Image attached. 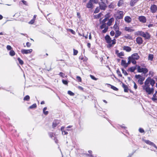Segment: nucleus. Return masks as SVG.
I'll return each instance as SVG.
<instances>
[{
	"mask_svg": "<svg viewBox=\"0 0 157 157\" xmlns=\"http://www.w3.org/2000/svg\"><path fill=\"white\" fill-rule=\"evenodd\" d=\"M155 83V80L148 77L145 80L144 85L142 86L143 90L145 91L148 95L153 94L154 92L153 87Z\"/></svg>",
	"mask_w": 157,
	"mask_h": 157,
	"instance_id": "obj_1",
	"label": "nucleus"
},
{
	"mask_svg": "<svg viewBox=\"0 0 157 157\" xmlns=\"http://www.w3.org/2000/svg\"><path fill=\"white\" fill-rule=\"evenodd\" d=\"M105 40L107 43L109 44L107 47H111L113 46L116 43V40L115 39L112 40L111 38L109 35H106L105 37Z\"/></svg>",
	"mask_w": 157,
	"mask_h": 157,
	"instance_id": "obj_2",
	"label": "nucleus"
},
{
	"mask_svg": "<svg viewBox=\"0 0 157 157\" xmlns=\"http://www.w3.org/2000/svg\"><path fill=\"white\" fill-rule=\"evenodd\" d=\"M124 15V12L122 11H117L115 17L116 21H117L118 24L120 23V19H122L123 18Z\"/></svg>",
	"mask_w": 157,
	"mask_h": 157,
	"instance_id": "obj_3",
	"label": "nucleus"
},
{
	"mask_svg": "<svg viewBox=\"0 0 157 157\" xmlns=\"http://www.w3.org/2000/svg\"><path fill=\"white\" fill-rule=\"evenodd\" d=\"M137 69L138 72L143 73L144 74H146L148 72V70L147 68L141 67L139 66H137Z\"/></svg>",
	"mask_w": 157,
	"mask_h": 157,
	"instance_id": "obj_4",
	"label": "nucleus"
},
{
	"mask_svg": "<svg viewBox=\"0 0 157 157\" xmlns=\"http://www.w3.org/2000/svg\"><path fill=\"white\" fill-rule=\"evenodd\" d=\"M108 27L106 26V23H102V24L100 26V29H102L104 28V29L102 31V33H105L107 31L108 29Z\"/></svg>",
	"mask_w": 157,
	"mask_h": 157,
	"instance_id": "obj_5",
	"label": "nucleus"
},
{
	"mask_svg": "<svg viewBox=\"0 0 157 157\" xmlns=\"http://www.w3.org/2000/svg\"><path fill=\"white\" fill-rule=\"evenodd\" d=\"M144 141L146 144L152 146L153 147L155 148L156 149H157V146L153 142H151L148 140H145Z\"/></svg>",
	"mask_w": 157,
	"mask_h": 157,
	"instance_id": "obj_6",
	"label": "nucleus"
},
{
	"mask_svg": "<svg viewBox=\"0 0 157 157\" xmlns=\"http://www.w3.org/2000/svg\"><path fill=\"white\" fill-rule=\"evenodd\" d=\"M150 9L152 13H154L157 11V6L155 4L151 5L150 7Z\"/></svg>",
	"mask_w": 157,
	"mask_h": 157,
	"instance_id": "obj_7",
	"label": "nucleus"
},
{
	"mask_svg": "<svg viewBox=\"0 0 157 157\" xmlns=\"http://www.w3.org/2000/svg\"><path fill=\"white\" fill-rule=\"evenodd\" d=\"M48 134L50 137L52 139H53L56 143H57L58 141L55 137V135L54 133L52 132H49Z\"/></svg>",
	"mask_w": 157,
	"mask_h": 157,
	"instance_id": "obj_8",
	"label": "nucleus"
},
{
	"mask_svg": "<svg viewBox=\"0 0 157 157\" xmlns=\"http://www.w3.org/2000/svg\"><path fill=\"white\" fill-rule=\"evenodd\" d=\"M33 51V50L32 49H23L21 50V53L23 54H28L31 53Z\"/></svg>",
	"mask_w": 157,
	"mask_h": 157,
	"instance_id": "obj_9",
	"label": "nucleus"
},
{
	"mask_svg": "<svg viewBox=\"0 0 157 157\" xmlns=\"http://www.w3.org/2000/svg\"><path fill=\"white\" fill-rule=\"evenodd\" d=\"M138 20L140 22L142 23H145L147 21L146 17L143 16H139L138 17Z\"/></svg>",
	"mask_w": 157,
	"mask_h": 157,
	"instance_id": "obj_10",
	"label": "nucleus"
},
{
	"mask_svg": "<svg viewBox=\"0 0 157 157\" xmlns=\"http://www.w3.org/2000/svg\"><path fill=\"white\" fill-rule=\"evenodd\" d=\"M136 41L137 43L139 45L143 43L142 38L139 36L136 38Z\"/></svg>",
	"mask_w": 157,
	"mask_h": 157,
	"instance_id": "obj_11",
	"label": "nucleus"
},
{
	"mask_svg": "<svg viewBox=\"0 0 157 157\" xmlns=\"http://www.w3.org/2000/svg\"><path fill=\"white\" fill-rule=\"evenodd\" d=\"M151 36L150 34L147 32L144 33L142 36V37L144 38L145 39H149L150 38Z\"/></svg>",
	"mask_w": 157,
	"mask_h": 157,
	"instance_id": "obj_12",
	"label": "nucleus"
},
{
	"mask_svg": "<svg viewBox=\"0 0 157 157\" xmlns=\"http://www.w3.org/2000/svg\"><path fill=\"white\" fill-rule=\"evenodd\" d=\"M124 30L129 32H132L135 31V30L132 29L131 27H125L124 28Z\"/></svg>",
	"mask_w": 157,
	"mask_h": 157,
	"instance_id": "obj_13",
	"label": "nucleus"
},
{
	"mask_svg": "<svg viewBox=\"0 0 157 157\" xmlns=\"http://www.w3.org/2000/svg\"><path fill=\"white\" fill-rule=\"evenodd\" d=\"M99 4L100 8L101 10H105L107 7L106 4L100 3Z\"/></svg>",
	"mask_w": 157,
	"mask_h": 157,
	"instance_id": "obj_14",
	"label": "nucleus"
},
{
	"mask_svg": "<svg viewBox=\"0 0 157 157\" xmlns=\"http://www.w3.org/2000/svg\"><path fill=\"white\" fill-rule=\"evenodd\" d=\"M124 20L125 22L128 23H130L132 21L131 18L129 16H125L124 17Z\"/></svg>",
	"mask_w": 157,
	"mask_h": 157,
	"instance_id": "obj_15",
	"label": "nucleus"
},
{
	"mask_svg": "<svg viewBox=\"0 0 157 157\" xmlns=\"http://www.w3.org/2000/svg\"><path fill=\"white\" fill-rule=\"evenodd\" d=\"M105 18L102 20V23H105V22L108 21L110 17L109 13H108L105 15Z\"/></svg>",
	"mask_w": 157,
	"mask_h": 157,
	"instance_id": "obj_16",
	"label": "nucleus"
},
{
	"mask_svg": "<svg viewBox=\"0 0 157 157\" xmlns=\"http://www.w3.org/2000/svg\"><path fill=\"white\" fill-rule=\"evenodd\" d=\"M59 123V120H55L52 123V127L54 128L56 127Z\"/></svg>",
	"mask_w": 157,
	"mask_h": 157,
	"instance_id": "obj_17",
	"label": "nucleus"
},
{
	"mask_svg": "<svg viewBox=\"0 0 157 157\" xmlns=\"http://www.w3.org/2000/svg\"><path fill=\"white\" fill-rule=\"evenodd\" d=\"M130 57L133 58L136 60H138L140 58V56L137 53L133 54Z\"/></svg>",
	"mask_w": 157,
	"mask_h": 157,
	"instance_id": "obj_18",
	"label": "nucleus"
},
{
	"mask_svg": "<svg viewBox=\"0 0 157 157\" xmlns=\"http://www.w3.org/2000/svg\"><path fill=\"white\" fill-rule=\"evenodd\" d=\"M123 50L126 51L127 52H130L131 50V47L128 46H124L123 47Z\"/></svg>",
	"mask_w": 157,
	"mask_h": 157,
	"instance_id": "obj_19",
	"label": "nucleus"
},
{
	"mask_svg": "<svg viewBox=\"0 0 157 157\" xmlns=\"http://www.w3.org/2000/svg\"><path fill=\"white\" fill-rule=\"evenodd\" d=\"M108 20L109 21L107 23V24L108 26H110L112 25V23L114 21V19L113 17H112L109 19Z\"/></svg>",
	"mask_w": 157,
	"mask_h": 157,
	"instance_id": "obj_20",
	"label": "nucleus"
},
{
	"mask_svg": "<svg viewBox=\"0 0 157 157\" xmlns=\"http://www.w3.org/2000/svg\"><path fill=\"white\" fill-rule=\"evenodd\" d=\"M121 64L124 68H126L128 67V64L127 63L126 61L123 59L121 60Z\"/></svg>",
	"mask_w": 157,
	"mask_h": 157,
	"instance_id": "obj_21",
	"label": "nucleus"
},
{
	"mask_svg": "<svg viewBox=\"0 0 157 157\" xmlns=\"http://www.w3.org/2000/svg\"><path fill=\"white\" fill-rule=\"evenodd\" d=\"M145 79V78L144 77H142L140 78H139V79H138V82L139 84H140V85H142L143 84V81Z\"/></svg>",
	"mask_w": 157,
	"mask_h": 157,
	"instance_id": "obj_22",
	"label": "nucleus"
},
{
	"mask_svg": "<svg viewBox=\"0 0 157 157\" xmlns=\"http://www.w3.org/2000/svg\"><path fill=\"white\" fill-rule=\"evenodd\" d=\"M117 24H119L117 21H116L113 27V29L115 31H116V30H119V27Z\"/></svg>",
	"mask_w": 157,
	"mask_h": 157,
	"instance_id": "obj_23",
	"label": "nucleus"
},
{
	"mask_svg": "<svg viewBox=\"0 0 157 157\" xmlns=\"http://www.w3.org/2000/svg\"><path fill=\"white\" fill-rule=\"evenodd\" d=\"M122 86L124 89V92H128V87L127 85L123 83Z\"/></svg>",
	"mask_w": 157,
	"mask_h": 157,
	"instance_id": "obj_24",
	"label": "nucleus"
},
{
	"mask_svg": "<svg viewBox=\"0 0 157 157\" xmlns=\"http://www.w3.org/2000/svg\"><path fill=\"white\" fill-rule=\"evenodd\" d=\"M121 32L119 31V30H116V31H115V37L116 38H117L119 36L121 35Z\"/></svg>",
	"mask_w": 157,
	"mask_h": 157,
	"instance_id": "obj_25",
	"label": "nucleus"
},
{
	"mask_svg": "<svg viewBox=\"0 0 157 157\" xmlns=\"http://www.w3.org/2000/svg\"><path fill=\"white\" fill-rule=\"evenodd\" d=\"M138 0H131L130 3V6H134Z\"/></svg>",
	"mask_w": 157,
	"mask_h": 157,
	"instance_id": "obj_26",
	"label": "nucleus"
},
{
	"mask_svg": "<svg viewBox=\"0 0 157 157\" xmlns=\"http://www.w3.org/2000/svg\"><path fill=\"white\" fill-rule=\"evenodd\" d=\"M125 38L127 39H129L130 40H132L133 39L132 37L129 34H127L126 35L124 36Z\"/></svg>",
	"mask_w": 157,
	"mask_h": 157,
	"instance_id": "obj_27",
	"label": "nucleus"
},
{
	"mask_svg": "<svg viewBox=\"0 0 157 157\" xmlns=\"http://www.w3.org/2000/svg\"><path fill=\"white\" fill-rule=\"evenodd\" d=\"M93 4L90 1L87 4L86 7L88 8H91L92 7Z\"/></svg>",
	"mask_w": 157,
	"mask_h": 157,
	"instance_id": "obj_28",
	"label": "nucleus"
},
{
	"mask_svg": "<svg viewBox=\"0 0 157 157\" xmlns=\"http://www.w3.org/2000/svg\"><path fill=\"white\" fill-rule=\"evenodd\" d=\"M144 32H143L142 31H138L136 32V34L137 35H139V36H143V35L144 33Z\"/></svg>",
	"mask_w": 157,
	"mask_h": 157,
	"instance_id": "obj_29",
	"label": "nucleus"
},
{
	"mask_svg": "<svg viewBox=\"0 0 157 157\" xmlns=\"http://www.w3.org/2000/svg\"><path fill=\"white\" fill-rule=\"evenodd\" d=\"M136 67H132L128 68V71H130L131 72H134V71L136 70Z\"/></svg>",
	"mask_w": 157,
	"mask_h": 157,
	"instance_id": "obj_30",
	"label": "nucleus"
},
{
	"mask_svg": "<svg viewBox=\"0 0 157 157\" xmlns=\"http://www.w3.org/2000/svg\"><path fill=\"white\" fill-rule=\"evenodd\" d=\"M154 58V55L152 54H149L148 55V60L151 61H152Z\"/></svg>",
	"mask_w": 157,
	"mask_h": 157,
	"instance_id": "obj_31",
	"label": "nucleus"
},
{
	"mask_svg": "<svg viewBox=\"0 0 157 157\" xmlns=\"http://www.w3.org/2000/svg\"><path fill=\"white\" fill-rule=\"evenodd\" d=\"M157 93V91H156L155 93H154L153 95V97L151 99L153 101H155L156 100V97Z\"/></svg>",
	"mask_w": 157,
	"mask_h": 157,
	"instance_id": "obj_32",
	"label": "nucleus"
},
{
	"mask_svg": "<svg viewBox=\"0 0 157 157\" xmlns=\"http://www.w3.org/2000/svg\"><path fill=\"white\" fill-rule=\"evenodd\" d=\"M36 107H37V105H36V104L34 103V104H33L31 106H30L29 107V109H35V108H36Z\"/></svg>",
	"mask_w": 157,
	"mask_h": 157,
	"instance_id": "obj_33",
	"label": "nucleus"
},
{
	"mask_svg": "<svg viewBox=\"0 0 157 157\" xmlns=\"http://www.w3.org/2000/svg\"><path fill=\"white\" fill-rule=\"evenodd\" d=\"M47 108L46 107H44L43 109V113L45 115H47L48 113V111H46L47 109Z\"/></svg>",
	"mask_w": 157,
	"mask_h": 157,
	"instance_id": "obj_34",
	"label": "nucleus"
},
{
	"mask_svg": "<svg viewBox=\"0 0 157 157\" xmlns=\"http://www.w3.org/2000/svg\"><path fill=\"white\" fill-rule=\"evenodd\" d=\"M30 97L28 95H26L23 99L24 101H29L30 100Z\"/></svg>",
	"mask_w": 157,
	"mask_h": 157,
	"instance_id": "obj_35",
	"label": "nucleus"
},
{
	"mask_svg": "<svg viewBox=\"0 0 157 157\" xmlns=\"http://www.w3.org/2000/svg\"><path fill=\"white\" fill-rule=\"evenodd\" d=\"M15 54V53L13 50H11L9 52V55L12 56H13Z\"/></svg>",
	"mask_w": 157,
	"mask_h": 157,
	"instance_id": "obj_36",
	"label": "nucleus"
},
{
	"mask_svg": "<svg viewBox=\"0 0 157 157\" xmlns=\"http://www.w3.org/2000/svg\"><path fill=\"white\" fill-rule=\"evenodd\" d=\"M124 56V53L123 52H121L119 53H118L117 56L120 57L121 58H123V57H121V56Z\"/></svg>",
	"mask_w": 157,
	"mask_h": 157,
	"instance_id": "obj_37",
	"label": "nucleus"
},
{
	"mask_svg": "<svg viewBox=\"0 0 157 157\" xmlns=\"http://www.w3.org/2000/svg\"><path fill=\"white\" fill-rule=\"evenodd\" d=\"M123 0H120L117 4V6L119 7L122 6L123 3Z\"/></svg>",
	"mask_w": 157,
	"mask_h": 157,
	"instance_id": "obj_38",
	"label": "nucleus"
},
{
	"mask_svg": "<svg viewBox=\"0 0 157 157\" xmlns=\"http://www.w3.org/2000/svg\"><path fill=\"white\" fill-rule=\"evenodd\" d=\"M17 59L18 60L19 63L21 65H22L24 64V62L22 60H21L19 57H18L17 58Z\"/></svg>",
	"mask_w": 157,
	"mask_h": 157,
	"instance_id": "obj_39",
	"label": "nucleus"
},
{
	"mask_svg": "<svg viewBox=\"0 0 157 157\" xmlns=\"http://www.w3.org/2000/svg\"><path fill=\"white\" fill-rule=\"evenodd\" d=\"M59 75L61 77H62L63 78H64V77H67V75H65V74L64 73L62 72H60Z\"/></svg>",
	"mask_w": 157,
	"mask_h": 157,
	"instance_id": "obj_40",
	"label": "nucleus"
},
{
	"mask_svg": "<svg viewBox=\"0 0 157 157\" xmlns=\"http://www.w3.org/2000/svg\"><path fill=\"white\" fill-rule=\"evenodd\" d=\"M131 62L134 64H135L136 63V59L133 58L131 57Z\"/></svg>",
	"mask_w": 157,
	"mask_h": 157,
	"instance_id": "obj_41",
	"label": "nucleus"
},
{
	"mask_svg": "<svg viewBox=\"0 0 157 157\" xmlns=\"http://www.w3.org/2000/svg\"><path fill=\"white\" fill-rule=\"evenodd\" d=\"M109 85L111 86V88L114 90L117 91L118 90V89L116 87L110 84Z\"/></svg>",
	"mask_w": 157,
	"mask_h": 157,
	"instance_id": "obj_42",
	"label": "nucleus"
},
{
	"mask_svg": "<svg viewBox=\"0 0 157 157\" xmlns=\"http://www.w3.org/2000/svg\"><path fill=\"white\" fill-rule=\"evenodd\" d=\"M62 83L64 85H67L68 83V82L67 80H65L64 79H62Z\"/></svg>",
	"mask_w": 157,
	"mask_h": 157,
	"instance_id": "obj_43",
	"label": "nucleus"
},
{
	"mask_svg": "<svg viewBox=\"0 0 157 157\" xmlns=\"http://www.w3.org/2000/svg\"><path fill=\"white\" fill-rule=\"evenodd\" d=\"M70 130V129H67L65 131L64 130V131H63V132H62V134L63 135H67L68 134V132L66 131H69Z\"/></svg>",
	"mask_w": 157,
	"mask_h": 157,
	"instance_id": "obj_44",
	"label": "nucleus"
},
{
	"mask_svg": "<svg viewBox=\"0 0 157 157\" xmlns=\"http://www.w3.org/2000/svg\"><path fill=\"white\" fill-rule=\"evenodd\" d=\"M77 80L79 82H82V78L80 77L79 76H77L76 77Z\"/></svg>",
	"mask_w": 157,
	"mask_h": 157,
	"instance_id": "obj_45",
	"label": "nucleus"
},
{
	"mask_svg": "<svg viewBox=\"0 0 157 157\" xmlns=\"http://www.w3.org/2000/svg\"><path fill=\"white\" fill-rule=\"evenodd\" d=\"M67 93L68 94L71 96H74L75 95V94L74 93L72 92V91L70 90L68 91Z\"/></svg>",
	"mask_w": 157,
	"mask_h": 157,
	"instance_id": "obj_46",
	"label": "nucleus"
},
{
	"mask_svg": "<svg viewBox=\"0 0 157 157\" xmlns=\"http://www.w3.org/2000/svg\"><path fill=\"white\" fill-rule=\"evenodd\" d=\"M154 73L153 71H149V76H151V77H153L154 75Z\"/></svg>",
	"mask_w": 157,
	"mask_h": 157,
	"instance_id": "obj_47",
	"label": "nucleus"
},
{
	"mask_svg": "<svg viewBox=\"0 0 157 157\" xmlns=\"http://www.w3.org/2000/svg\"><path fill=\"white\" fill-rule=\"evenodd\" d=\"M121 70L123 73L125 75H128V73L124 69L122 68Z\"/></svg>",
	"mask_w": 157,
	"mask_h": 157,
	"instance_id": "obj_48",
	"label": "nucleus"
},
{
	"mask_svg": "<svg viewBox=\"0 0 157 157\" xmlns=\"http://www.w3.org/2000/svg\"><path fill=\"white\" fill-rule=\"evenodd\" d=\"M117 75L121 77H122V75H121L120 71L119 70V69L117 70Z\"/></svg>",
	"mask_w": 157,
	"mask_h": 157,
	"instance_id": "obj_49",
	"label": "nucleus"
},
{
	"mask_svg": "<svg viewBox=\"0 0 157 157\" xmlns=\"http://www.w3.org/2000/svg\"><path fill=\"white\" fill-rule=\"evenodd\" d=\"M139 132L141 133H144V129L142 128H140L139 129Z\"/></svg>",
	"mask_w": 157,
	"mask_h": 157,
	"instance_id": "obj_50",
	"label": "nucleus"
},
{
	"mask_svg": "<svg viewBox=\"0 0 157 157\" xmlns=\"http://www.w3.org/2000/svg\"><path fill=\"white\" fill-rule=\"evenodd\" d=\"M21 2H22L24 5L26 6H28V3L26 1H25L24 0H22L21 1Z\"/></svg>",
	"mask_w": 157,
	"mask_h": 157,
	"instance_id": "obj_51",
	"label": "nucleus"
},
{
	"mask_svg": "<svg viewBox=\"0 0 157 157\" xmlns=\"http://www.w3.org/2000/svg\"><path fill=\"white\" fill-rule=\"evenodd\" d=\"M35 21L34 19H33L29 22V23L30 24H33L34 23Z\"/></svg>",
	"mask_w": 157,
	"mask_h": 157,
	"instance_id": "obj_52",
	"label": "nucleus"
},
{
	"mask_svg": "<svg viewBox=\"0 0 157 157\" xmlns=\"http://www.w3.org/2000/svg\"><path fill=\"white\" fill-rule=\"evenodd\" d=\"M142 76L140 75H136L135 76V77L136 79H139V78L142 77Z\"/></svg>",
	"mask_w": 157,
	"mask_h": 157,
	"instance_id": "obj_53",
	"label": "nucleus"
},
{
	"mask_svg": "<svg viewBox=\"0 0 157 157\" xmlns=\"http://www.w3.org/2000/svg\"><path fill=\"white\" fill-rule=\"evenodd\" d=\"M128 63H127L128 64H128H130L131 63V57L129 56L128 57Z\"/></svg>",
	"mask_w": 157,
	"mask_h": 157,
	"instance_id": "obj_54",
	"label": "nucleus"
},
{
	"mask_svg": "<svg viewBox=\"0 0 157 157\" xmlns=\"http://www.w3.org/2000/svg\"><path fill=\"white\" fill-rule=\"evenodd\" d=\"M6 48L8 50H11L12 49V47L10 45H8L6 46Z\"/></svg>",
	"mask_w": 157,
	"mask_h": 157,
	"instance_id": "obj_55",
	"label": "nucleus"
},
{
	"mask_svg": "<svg viewBox=\"0 0 157 157\" xmlns=\"http://www.w3.org/2000/svg\"><path fill=\"white\" fill-rule=\"evenodd\" d=\"M73 55H76L78 53V51L75 49H73Z\"/></svg>",
	"mask_w": 157,
	"mask_h": 157,
	"instance_id": "obj_56",
	"label": "nucleus"
},
{
	"mask_svg": "<svg viewBox=\"0 0 157 157\" xmlns=\"http://www.w3.org/2000/svg\"><path fill=\"white\" fill-rule=\"evenodd\" d=\"M133 83H134V88L136 90L137 88V86L136 84L134 81H133Z\"/></svg>",
	"mask_w": 157,
	"mask_h": 157,
	"instance_id": "obj_57",
	"label": "nucleus"
},
{
	"mask_svg": "<svg viewBox=\"0 0 157 157\" xmlns=\"http://www.w3.org/2000/svg\"><path fill=\"white\" fill-rule=\"evenodd\" d=\"M31 45V44L29 42L26 43V45L28 47H30Z\"/></svg>",
	"mask_w": 157,
	"mask_h": 157,
	"instance_id": "obj_58",
	"label": "nucleus"
},
{
	"mask_svg": "<svg viewBox=\"0 0 157 157\" xmlns=\"http://www.w3.org/2000/svg\"><path fill=\"white\" fill-rule=\"evenodd\" d=\"M110 35L112 36H113L115 34V32L113 31H111L110 33Z\"/></svg>",
	"mask_w": 157,
	"mask_h": 157,
	"instance_id": "obj_59",
	"label": "nucleus"
},
{
	"mask_svg": "<svg viewBox=\"0 0 157 157\" xmlns=\"http://www.w3.org/2000/svg\"><path fill=\"white\" fill-rule=\"evenodd\" d=\"M69 30L70 31L72 34H75V32L72 29H69Z\"/></svg>",
	"mask_w": 157,
	"mask_h": 157,
	"instance_id": "obj_60",
	"label": "nucleus"
},
{
	"mask_svg": "<svg viewBox=\"0 0 157 157\" xmlns=\"http://www.w3.org/2000/svg\"><path fill=\"white\" fill-rule=\"evenodd\" d=\"M101 2L100 3L106 4L107 1V0H101Z\"/></svg>",
	"mask_w": 157,
	"mask_h": 157,
	"instance_id": "obj_61",
	"label": "nucleus"
},
{
	"mask_svg": "<svg viewBox=\"0 0 157 157\" xmlns=\"http://www.w3.org/2000/svg\"><path fill=\"white\" fill-rule=\"evenodd\" d=\"M90 77H91V78L93 79V80H97V78H96L95 77L92 75H90Z\"/></svg>",
	"mask_w": 157,
	"mask_h": 157,
	"instance_id": "obj_62",
	"label": "nucleus"
},
{
	"mask_svg": "<svg viewBox=\"0 0 157 157\" xmlns=\"http://www.w3.org/2000/svg\"><path fill=\"white\" fill-rule=\"evenodd\" d=\"M86 155L87 156V157H94L91 154H86Z\"/></svg>",
	"mask_w": 157,
	"mask_h": 157,
	"instance_id": "obj_63",
	"label": "nucleus"
},
{
	"mask_svg": "<svg viewBox=\"0 0 157 157\" xmlns=\"http://www.w3.org/2000/svg\"><path fill=\"white\" fill-rule=\"evenodd\" d=\"M98 13V7H97L95 10L94 11V13Z\"/></svg>",
	"mask_w": 157,
	"mask_h": 157,
	"instance_id": "obj_64",
	"label": "nucleus"
}]
</instances>
